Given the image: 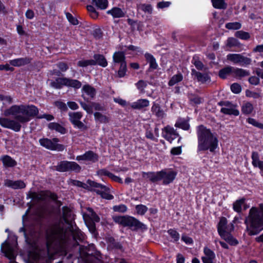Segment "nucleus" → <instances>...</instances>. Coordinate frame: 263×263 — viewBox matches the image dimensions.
I'll return each instance as SVG.
<instances>
[{
	"mask_svg": "<svg viewBox=\"0 0 263 263\" xmlns=\"http://www.w3.org/2000/svg\"><path fill=\"white\" fill-rule=\"evenodd\" d=\"M87 10L89 13L90 17L93 19L97 20L99 16V13L96 10V8L93 6L89 5L86 6Z\"/></svg>",
	"mask_w": 263,
	"mask_h": 263,
	"instance_id": "obj_44",
	"label": "nucleus"
},
{
	"mask_svg": "<svg viewBox=\"0 0 263 263\" xmlns=\"http://www.w3.org/2000/svg\"><path fill=\"white\" fill-rule=\"evenodd\" d=\"M140 9L144 12L150 14L153 12V7L151 4H142L140 5Z\"/></svg>",
	"mask_w": 263,
	"mask_h": 263,
	"instance_id": "obj_59",
	"label": "nucleus"
},
{
	"mask_svg": "<svg viewBox=\"0 0 263 263\" xmlns=\"http://www.w3.org/2000/svg\"><path fill=\"white\" fill-rule=\"evenodd\" d=\"M78 65L82 67H85L89 65L94 66L93 59L79 61L78 62Z\"/></svg>",
	"mask_w": 263,
	"mask_h": 263,
	"instance_id": "obj_64",
	"label": "nucleus"
},
{
	"mask_svg": "<svg viewBox=\"0 0 263 263\" xmlns=\"http://www.w3.org/2000/svg\"><path fill=\"white\" fill-rule=\"evenodd\" d=\"M83 89L87 95L92 98H94L96 95V89L88 84L85 85L83 87Z\"/></svg>",
	"mask_w": 263,
	"mask_h": 263,
	"instance_id": "obj_50",
	"label": "nucleus"
},
{
	"mask_svg": "<svg viewBox=\"0 0 263 263\" xmlns=\"http://www.w3.org/2000/svg\"><path fill=\"white\" fill-rule=\"evenodd\" d=\"M245 201L246 198L244 197L236 200L233 204V210L238 213H241L242 212V206L245 204Z\"/></svg>",
	"mask_w": 263,
	"mask_h": 263,
	"instance_id": "obj_33",
	"label": "nucleus"
},
{
	"mask_svg": "<svg viewBox=\"0 0 263 263\" xmlns=\"http://www.w3.org/2000/svg\"><path fill=\"white\" fill-rule=\"evenodd\" d=\"M48 128L51 130H55L61 134H65L67 129L63 126L57 122H50L48 124Z\"/></svg>",
	"mask_w": 263,
	"mask_h": 263,
	"instance_id": "obj_25",
	"label": "nucleus"
},
{
	"mask_svg": "<svg viewBox=\"0 0 263 263\" xmlns=\"http://www.w3.org/2000/svg\"><path fill=\"white\" fill-rule=\"evenodd\" d=\"M23 226L20 228L18 232L20 233H23V235L24 236V238L25 239V240L26 242H28L29 240V236L31 234V230H28V229L29 228V227H28L27 226H26L24 224V222H23Z\"/></svg>",
	"mask_w": 263,
	"mask_h": 263,
	"instance_id": "obj_49",
	"label": "nucleus"
},
{
	"mask_svg": "<svg viewBox=\"0 0 263 263\" xmlns=\"http://www.w3.org/2000/svg\"><path fill=\"white\" fill-rule=\"evenodd\" d=\"M109 191H104V190L95 189L94 192L96 193L97 195H99L101 196V197L103 199L106 200H112L114 198V197L112 195L109 193Z\"/></svg>",
	"mask_w": 263,
	"mask_h": 263,
	"instance_id": "obj_36",
	"label": "nucleus"
},
{
	"mask_svg": "<svg viewBox=\"0 0 263 263\" xmlns=\"http://www.w3.org/2000/svg\"><path fill=\"white\" fill-rule=\"evenodd\" d=\"M93 58L94 66L97 65L104 68L108 65V62L103 54L96 53L94 54Z\"/></svg>",
	"mask_w": 263,
	"mask_h": 263,
	"instance_id": "obj_20",
	"label": "nucleus"
},
{
	"mask_svg": "<svg viewBox=\"0 0 263 263\" xmlns=\"http://www.w3.org/2000/svg\"><path fill=\"white\" fill-rule=\"evenodd\" d=\"M68 161L63 160L59 162L57 165L55 166V170L59 172H68Z\"/></svg>",
	"mask_w": 263,
	"mask_h": 263,
	"instance_id": "obj_40",
	"label": "nucleus"
},
{
	"mask_svg": "<svg viewBox=\"0 0 263 263\" xmlns=\"http://www.w3.org/2000/svg\"><path fill=\"white\" fill-rule=\"evenodd\" d=\"M211 2L215 9H226L227 7V4L224 0H211Z\"/></svg>",
	"mask_w": 263,
	"mask_h": 263,
	"instance_id": "obj_43",
	"label": "nucleus"
},
{
	"mask_svg": "<svg viewBox=\"0 0 263 263\" xmlns=\"http://www.w3.org/2000/svg\"><path fill=\"white\" fill-rule=\"evenodd\" d=\"M225 27L229 30H239L241 28V24L238 22H230L226 24Z\"/></svg>",
	"mask_w": 263,
	"mask_h": 263,
	"instance_id": "obj_54",
	"label": "nucleus"
},
{
	"mask_svg": "<svg viewBox=\"0 0 263 263\" xmlns=\"http://www.w3.org/2000/svg\"><path fill=\"white\" fill-rule=\"evenodd\" d=\"M68 229L61 226L60 221L54 222L51 226L49 232L46 234L47 250H42L36 254L35 257L37 263H52L53 255L49 250L52 245L61 247L67 239Z\"/></svg>",
	"mask_w": 263,
	"mask_h": 263,
	"instance_id": "obj_2",
	"label": "nucleus"
},
{
	"mask_svg": "<svg viewBox=\"0 0 263 263\" xmlns=\"http://www.w3.org/2000/svg\"><path fill=\"white\" fill-rule=\"evenodd\" d=\"M223 239L231 246H235L238 244V241L235 238H234L231 234H228L226 235Z\"/></svg>",
	"mask_w": 263,
	"mask_h": 263,
	"instance_id": "obj_58",
	"label": "nucleus"
},
{
	"mask_svg": "<svg viewBox=\"0 0 263 263\" xmlns=\"http://www.w3.org/2000/svg\"><path fill=\"white\" fill-rule=\"evenodd\" d=\"M226 46L230 48L234 47H239L240 46V43L235 37H229L227 40Z\"/></svg>",
	"mask_w": 263,
	"mask_h": 263,
	"instance_id": "obj_41",
	"label": "nucleus"
},
{
	"mask_svg": "<svg viewBox=\"0 0 263 263\" xmlns=\"http://www.w3.org/2000/svg\"><path fill=\"white\" fill-rule=\"evenodd\" d=\"M251 62L252 59L251 58L245 57L241 54L238 65H240V66L246 67L250 65L251 64Z\"/></svg>",
	"mask_w": 263,
	"mask_h": 263,
	"instance_id": "obj_53",
	"label": "nucleus"
},
{
	"mask_svg": "<svg viewBox=\"0 0 263 263\" xmlns=\"http://www.w3.org/2000/svg\"><path fill=\"white\" fill-rule=\"evenodd\" d=\"M88 213H84L83 215L85 225L87 227L90 233L95 237H97L99 233L96 228V222L100 221V217L91 208H87Z\"/></svg>",
	"mask_w": 263,
	"mask_h": 263,
	"instance_id": "obj_7",
	"label": "nucleus"
},
{
	"mask_svg": "<svg viewBox=\"0 0 263 263\" xmlns=\"http://www.w3.org/2000/svg\"><path fill=\"white\" fill-rule=\"evenodd\" d=\"M162 136L170 143H172L173 141L178 138V143L181 142L182 137L180 136L176 129L173 127L167 125L162 129Z\"/></svg>",
	"mask_w": 263,
	"mask_h": 263,
	"instance_id": "obj_9",
	"label": "nucleus"
},
{
	"mask_svg": "<svg viewBox=\"0 0 263 263\" xmlns=\"http://www.w3.org/2000/svg\"><path fill=\"white\" fill-rule=\"evenodd\" d=\"M218 148V140L209 128L202 125L198 126V150L215 153Z\"/></svg>",
	"mask_w": 263,
	"mask_h": 263,
	"instance_id": "obj_4",
	"label": "nucleus"
},
{
	"mask_svg": "<svg viewBox=\"0 0 263 263\" xmlns=\"http://www.w3.org/2000/svg\"><path fill=\"white\" fill-rule=\"evenodd\" d=\"M233 73V67L231 66H227L219 70L218 76L222 79H227L228 76Z\"/></svg>",
	"mask_w": 263,
	"mask_h": 263,
	"instance_id": "obj_28",
	"label": "nucleus"
},
{
	"mask_svg": "<svg viewBox=\"0 0 263 263\" xmlns=\"http://www.w3.org/2000/svg\"><path fill=\"white\" fill-rule=\"evenodd\" d=\"M175 126L184 130H187L190 128V124L188 121L181 118H179L177 120Z\"/></svg>",
	"mask_w": 263,
	"mask_h": 263,
	"instance_id": "obj_34",
	"label": "nucleus"
},
{
	"mask_svg": "<svg viewBox=\"0 0 263 263\" xmlns=\"http://www.w3.org/2000/svg\"><path fill=\"white\" fill-rule=\"evenodd\" d=\"M32 59L30 57L20 58L9 61V64L14 67H21L31 63Z\"/></svg>",
	"mask_w": 263,
	"mask_h": 263,
	"instance_id": "obj_18",
	"label": "nucleus"
},
{
	"mask_svg": "<svg viewBox=\"0 0 263 263\" xmlns=\"http://www.w3.org/2000/svg\"><path fill=\"white\" fill-rule=\"evenodd\" d=\"M144 58L146 62L149 65L148 68L149 71L156 70L158 68V65L155 58L153 54L148 52H146L144 54Z\"/></svg>",
	"mask_w": 263,
	"mask_h": 263,
	"instance_id": "obj_21",
	"label": "nucleus"
},
{
	"mask_svg": "<svg viewBox=\"0 0 263 263\" xmlns=\"http://www.w3.org/2000/svg\"><path fill=\"white\" fill-rule=\"evenodd\" d=\"M86 182L87 184H88L90 187L95 188H100L101 190H104V191H109V187H108V186L101 183H98L90 179H88Z\"/></svg>",
	"mask_w": 263,
	"mask_h": 263,
	"instance_id": "obj_37",
	"label": "nucleus"
},
{
	"mask_svg": "<svg viewBox=\"0 0 263 263\" xmlns=\"http://www.w3.org/2000/svg\"><path fill=\"white\" fill-rule=\"evenodd\" d=\"M113 221L123 227H128L133 231L139 230L146 231L147 227L146 224L139 221L135 217L128 215L122 216H113Z\"/></svg>",
	"mask_w": 263,
	"mask_h": 263,
	"instance_id": "obj_6",
	"label": "nucleus"
},
{
	"mask_svg": "<svg viewBox=\"0 0 263 263\" xmlns=\"http://www.w3.org/2000/svg\"><path fill=\"white\" fill-rule=\"evenodd\" d=\"M151 111L153 115H155L157 118H163L164 113L163 110L161 109L160 104L156 102H154Z\"/></svg>",
	"mask_w": 263,
	"mask_h": 263,
	"instance_id": "obj_26",
	"label": "nucleus"
},
{
	"mask_svg": "<svg viewBox=\"0 0 263 263\" xmlns=\"http://www.w3.org/2000/svg\"><path fill=\"white\" fill-rule=\"evenodd\" d=\"M0 161L2 162L3 167L8 168L14 167L17 165V162L10 156L4 155L0 157Z\"/></svg>",
	"mask_w": 263,
	"mask_h": 263,
	"instance_id": "obj_17",
	"label": "nucleus"
},
{
	"mask_svg": "<svg viewBox=\"0 0 263 263\" xmlns=\"http://www.w3.org/2000/svg\"><path fill=\"white\" fill-rule=\"evenodd\" d=\"M66 17L68 22L73 25H77L79 24V21L74 17L70 13L65 12Z\"/></svg>",
	"mask_w": 263,
	"mask_h": 263,
	"instance_id": "obj_61",
	"label": "nucleus"
},
{
	"mask_svg": "<svg viewBox=\"0 0 263 263\" xmlns=\"http://www.w3.org/2000/svg\"><path fill=\"white\" fill-rule=\"evenodd\" d=\"M241 54L229 53L227 55V60L233 62L234 64H238Z\"/></svg>",
	"mask_w": 263,
	"mask_h": 263,
	"instance_id": "obj_56",
	"label": "nucleus"
},
{
	"mask_svg": "<svg viewBox=\"0 0 263 263\" xmlns=\"http://www.w3.org/2000/svg\"><path fill=\"white\" fill-rule=\"evenodd\" d=\"M183 80V76L180 72L174 75L168 82L169 86H173L176 83L182 81Z\"/></svg>",
	"mask_w": 263,
	"mask_h": 263,
	"instance_id": "obj_42",
	"label": "nucleus"
},
{
	"mask_svg": "<svg viewBox=\"0 0 263 263\" xmlns=\"http://www.w3.org/2000/svg\"><path fill=\"white\" fill-rule=\"evenodd\" d=\"M231 90L235 94H238L241 91V86L237 83H234L231 85Z\"/></svg>",
	"mask_w": 263,
	"mask_h": 263,
	"instance_id": "obj_63",
	"label": "nucleus"
},
{
	"mask_svg": "<svg viewBox=\"0 0 263 263\" xmlns=\"http://www.w3.org/2000/svg\"><path fill=\"white\" fill-rule=\"evenodd\" d=\"M247 122L252 125L253 126L256 127L259 129H263V123L257 122L255 119L252 118H248L247 119Z\"/></svg>",
	"mask_w": 263,
	"mask_h": 263,
	"instance_id": "obj_60",
	"label": "nucleus"
},
{
	"mask_svg": "<svg viewBox=\"0 0 263 263\" xmlns=\"http://www.w3.org/2000/svg\"><path fill=\"white\" fill-rule=\"evenodd\" d=\"M234 35L236 37L242 40H248L250 39L251 35L248 32L243 30L237 31L235 32Z\"/></svg>",
	"mask_w": 263,
	"mask_h": 263,
	"instance_id": "obj_48",
	"label": "nucleus"
},
{
	"mask_svg": "<svg viewBox=\"0 0 263 263\" xmlns=\"http://www.w3.org/2000/svg\"><path fill=\"white\" fill-rule=\"evenodd\" d=\"M109 242L113 249L122 250L123 249L122 245L119 241L116 240L114 237L109 238Z\"/></svg>",
	"mask_w": 263,
	"mask_h": 263,
	"instance_id": "obj_55",
	"label": "nucleus"
},
{
	"mask_svg": "<svg viewBox=\"0 0 263 263\" xmlns=\"http://www.w3.org/2000/svg\"><path fill=\"white\" fill-rule=\"evenodd\" d=\"M50 85L57 89H61L64 86L78 89L81 87L82 83L80 81L76 79L67 77H58L55 79V81H51Z\"/></svg>",
	"mask_w": 263,
	"mask_h": 263,
	"instance_id": "obj_8",
	"label": "nucleus"
},
{
	"mask_svg": "<svg viewBox=\"0 0 263 263\" xmlns=\"http://www.w3.org/2000/svg\"><path fill=\"white\" fill-rule=\"evenodd\" d=\"M244 223L249 236L258 234L263 230V203L258 205V208L252 206L246 217Z\"/></svg>",
	"mask_w": 263,
	"mask_h": 263,
	"instance_id": "obj_3",
	"label": "nucleus"
},
{
	"mask_svg": "<svg viewBox=\"0 0 263 263\" xmlns=\"http://www.w3.org/2000/svg\"><path fill=\"white\" fill-rule=\"evenodd\" d=\"M93 116L95 121L100 123L107 124L110 121V118L108 117L100 112H95Z\"/></svg>",
	"mask_w": 263,
	"mask_h": 263,
	"instance_id": "obj_31",
	"label": "nucleus"
},
{
	"mask_svg": "<svg viewBox=\"0 0 263 263\" xmlns=\"http://www.w3.org/2000/svg\"><path fill=\"white\" fill-rule=\"evenodd\" d=\"M92 3L100 10H105L108 6L107 0H92Z\"/></svg>",
	"mask_w": 263,
	"mask_h": 263,
	"instance_id": "obj_35",
	"label": "nucleus"
},
{
	"mask_svg": "<svg viewBox=\"0 0 263 263\" xmlns=\"http://www.w3.org/2000/svg\"><path fill=\"white\" fill-rule=\"evenodd\" d=\"M204 256L201 257L203 263H214L216 258L215 253L211 249L205 247L203 249Z\"/></svg>",
	"mask_w": 263,
	"mask_h": 263,
	"instance_id": "obj_14",
	"label": "nucleus"
},
{
	"mask_svg": "<svg viewBox=\"0 0 263 263\" xmlns=\"http://www.w3.org/2000/svg\"><path fill=\"white\" fill-rule=\"evenodd\" d=\"M252 164L254 167H259L260 162H263V161L259 160V155L257 152L253 151L251 154Z\"/></svg>",
	"mask_w": 263,
	"mask_h": 263,
	"instance_id": "obj_46",
	"label": "nucleus"
},
{
	"mask_svg": "<svg viewBox=\"0 0 263 263\" xmlns=\"http://www.w3.org/2000/svg\"><path fill=\"white\" fill-rule=\"evenodd\" d=\"M227 223V219L224 217H221L217 224V231L218 234L221 238H224L226 236V234L227 233V228H228Z\"/></svg>",
	"mask_w": 263,
	"mask_h": 263,
	"instance_id": "obj_16",
	"label": "nucleus"
},
{
	"mask_svg": "<svg viewBox=\"0 0 263 263\" xmlns=\"http://www.w3.org/2000/svg\"><path fill=\"white\" fill-rule=\"evenodd\" d=\"M235 77L238 79H241L243 77L249 76L250 74V72L248 70H245L239 68H234L233 67V73Z\"/></svg>",
	"mask_w": 263,
	"mask_h": 263,
	"instance_id": "obj_32",
	"label": "nucleus"
},
{
	"mask_svg": "<svg viewBox=\"0 0 263 263\" xmlns=\"http://www.w3.org/2000/svg\"><path fill=\"white\" fill-rule=\"evenodd\" d=\"M68 116L69 121L74 128H77L82 131L87 129V126L80 121L83 117V114L81 112H70L68 114Z\"/></svg>",
	"mask_w": 263,
	"mask_h": 263,
	"instance_id": "obj_10",
	"label": "nucleus"
},
{
	"mask_svg": "<svg viewBox=\"0 0 263 263\" xmlns=\"http://www.w3.org/2000/svg\"><path fill=\"white\" fill-rule=\"evenodd\" d=\"M211 81V77L208 73L198 72V82L202 84H209Z\"/></svg>",
	"mask_w": 263,
	"mask_h": 263,
	"instance_id": "obj_47",
	"label": "nucleus"
},
{
	"mask_svg": "<svg viewBox=\"0 0 263 263\" xmlns=\"http://www.w3.org/2000/svg\"><path fill=\"white\" fill-rule=\"evenodd\" d=\"M81 171V166L74 161H68V172L73 171L76 173H79Z\"/></svg>",
	"mask_w": 263,
	"mask_h": 263,
	"instance_id": "obj_45",
	"label": "nucleus"
},
{
	"mask_svg": "<svg viewBox=\"0 0 263 263\" xmlns=\"http://www.w3.org/2000/svg\"><path fill=\"white\" fill-rule=\"evenodd\" d=\"M39 113L38 108L34 105H13L4 111L5 116H13L14 120L0 117V125L10 129L15 132H19L22 124L29 122Z\"/></svg>",
	"mask_w": 263,
	"mask_h": 263,
	"instance_id": "obj_1",
	"label": "nucleus"
},
{
	"mask_svg": "<svg viewBox=\"0 0 263 263\" xmlns=\"http://www.w3.org/2000/svg\"><path fill=\"white\" fill-rule=\"evenodd\" d=\"M43 196L45 198H49L53 202H54L58 206L59 208H60V207L63 204L61 200H58V195L55 193L52 192L50 190L44 191V192H43Z\"/></svg>",
	"mask_w": 263,
	"mask_h": 263,
	"instance_id": "obj_22",
	"label": "nucleus"
},
{
	"mask_svg": "<svg viewBox=\"0 0 263 263\" xmlns=\"http://www.w3.org/2000/svg\"><path fill=\"white\" fill-rule=\"evenodd\" d=\"M99 156L92 151H86L84 154L77 156L76 160L78 161L85 160L96 163L99 160Z\"/></svg>",
	"mask_w": 263,
	"mask_h": 263,
	"instance_id": "obj_13",
	"label": "nucleus"
},
{
	"mask_svg": "<svg viewBox=\"0 0 263 263\" xmlns=\"http://www.w3.org/2000/svg\"><path fill=\"white\" fill-rule=\"evenodd\" d=\"M143 175H146L151 182L155 183L162 180L163 185H167L174 182L177 172L172 168H164L157 172H144Z\"/></svg>",
	"mask_w": 263,
	"mask_h": 263,
	"instance_id": "obj_5",
	"label": "nucleus"
},
{
	"mask_svg": "<svg viewBox=\"0 0 263 263\" xmlns=\"http://www.w3.org/2000/svg\"><path fill=\"white\" fill-rule=\"evenodd\" d=\"M1 251L4 256L10 260L8 263H13L16 260L17 254L15 253L12 246L7 240L2 244Z\"/></svg>",
	"mask_w": 263,
	"mask_h": 263,
	"instance_id": "obj_11",
	"label": "nucleus"
},
{
	"mask_svg": "<svg viewBox=\"0 0 263 263\" xmlns=\"http://www.w3.org/2000/svg\"><path fill=\"white\" fill-rule=\"evenodd\" d=\"M119 64L120 65V66L117 72V76L119 78H122L126 75V72L127 71V62H122V63Z\"/></svg>",
	"mask_w": 263,
	"mask_h": 263,
	"instance_id": "obj_38",
	"label": "nucleus"
},
{
	"mask_svg": "<svg viewBox=\"0 0 263 263\" xmlns=\"http://www.w3.org/2000/svg\"><path fill=\"white\" fill-rule=\"evenodd\" d=\"M236 107V104H234V106L230 108L222 107L220 109V112L227 115L238 116L239 115V111Z\"/></svg>",
	"mask_w": 263,
	"mask_h": 263,
	"instance_id": "obj_27",
	"label": "nucleus"
},
{
	"mask_svg": "<svg viewBox=\"0 0 263 263\" xmlns=\"http://www.w3.org/2000/svg\"><path fill=\"white\" fill-rule=\"evenodd\" d=\"M254 110L253 104L250 102H244L241 106V111L242 114L246 116L251 115Z\"/></svg>",
	"mask_w": 263,
	"mask_h": 263,
	"instance_id": "obj_30",
	"label": "nucleus"
},
{
	"mask_svg": "<svg viewBox=\"0 0 263 263\" xmlns=\"http://www.w3.org/2000/svg\"><path fill=\"white\" fill-rule=\"evenodd\" d=\"M125 55L124 51H115L112 55V62L116 64L126 62Z\"/></svg>",
	"mask_w": 263,
	"mask_h": 263,
	"instance_id": "obj_23",
	"label": "nucleus"
},
{
	"mask_svg": "<svg viewBox=\"0 0 263 263\" xmlns=\"http://www.w3.org/2000/svg\"><path fill=\"white\" fill-rule=\"evenodd\" d=\"M67 229L71 233L72 238L75 241L83 242L84 240V233L79 229L76 224H75V228H74L72 224H69Z\"/></svg>",
	"mask_w": 263,
	"mask_h": 263,
	"instance_id": "obj_12",
	"label": "nucleus"
},
{
	"mask_svg": "<svg viewBox=\"0 0 263 263\" xmlns=\"http://www.w3.org/2000/svg\"><path fill=\"white\" fill-rule=\"evenodd\" d=\"M42 192V195L40 196L37 193L34 192H29L27 195V198H31L32 200H45L47 198H45L43 196V192Z\"/></svg>",
	"mask_w": 263,
	"mask_h": 263,
	"instance_id": "obj_52",
	"label": "nucleus"
},
{
	"mask_svg": "<svg viewBox=\"0 0 263 263\" xmlns=\"http://www.w3.org/2000/svg\"><path fill=\"white\" fill-rule=\"evenodd\" d=\"M174 242H177L180 238L179 233L175 229H170L167 231Z\"/></svg>",
	"mask_w": 263,
	"mask_h": 263,
	"instance_id": "obj_51",
	"label": "nucleus"
},
{
	"mask_svg": "<svg viewBox=\"0 0 263 263\" xmlns=\"http://www.w3.org/2000/svg\"><path fill=\"white\" fill-rule=\"evenodd\" d=\"M106 13L111 15L113 18H119L125 16L126 11L118 7H114L106 11Z\"/></svg>",
	"mask_w": 263,
	"mask_h": 263,
	"instance_id": "obj_19",
	"label": "nucleus"
},
{
	"mask_svg": "<svg viewBox=\"0 0 263 263\" xmlns=\"http://www.w3.org/2000/svg\"><path fill=\"white\" fill-rule=\"evenodd\" d=\"M62 218L65 223L68 224H72L70 221V219L72 216V210L68 206H63L62 208Z\"/></svg>",
	"mask_w": 263,
	"mask_h": 263,
	"instance_id": "obj_24",
	"label": "nucleus"
},
{
	"mask_svg": "<svg viewBox=\"0 0 263 263\" xmlns=\"http://www.w3.org/2000/svg\"><path fill=\"white\" fill-rule=\"evenodd\" d=\"M112 209L115 212L124 213L127 211V207L125 204H121L114 206Z\"/></svg>",
	"mask_w": 263,
	"mask_h": 263,
	"instance_id": "obj_62",
	"label": "nucleus"
},
{
	"mask_svg": "<svg viewBox=\"0 0 263 263\" xmlns=\"http://www.w3.org/2000/svg\"><path fill=\"white\" fill-rule=\"evenodd\" d=\"M40 145L46 149L52 150L53 142L52 140L47 138H41L39 140Z\"/></svg>",
	"mask_w": 263,
	"mask_h": 263,
	"instance_id": "obj_39",
	"label": "nucleus"
},
{
	"mask_svg": "<svg viewBox=\"0 0 263 263\" xmlns=\"http://www.w3.org/2000/svg\"><path fill=\"white\" fill-rule=\"evenodd\" d=\"M4 185L14 190L23 189L26 186L25 182L22 180L13 181L8 179L4 180Z\"/></svg>",
	"mask_w": 263,
	"mask_h": 263,
	"instance_id": "obj_15",
	"label": "nucleus"
},
{
	"mask_svg": "<svg viewBox=\"0 0 263 263\" xmlns=\"http://www.w3.org/2000/svg\"><path fill=\"white\" fill-rule=\"evenodd\" d=\"M135 209L138 215H144L148 210V208L144 204H140L136 205Z\"/></svg>",
	"mask_w": 263,
	"mask_h": 263,
	"instance_id": "obj_57",
	"label": "nucleus"
},
{
	"mask_svg": "<svg viewBox=\"0 0 263 263\" xmlns=\"http://www.w3.org/2000/svg\"><path fill=\"white\" fill-rule=\"evenodd\" d=\"M149 105V102L147 99H141L134 102L132 105V107L134 109H141L144 107L148 106Z\"/></svg>",
	"mask_w": 263,
	"mask_h": 263,
	"instance_id": "obj_29",
	"label": "nucleus"
}]
</instances>
